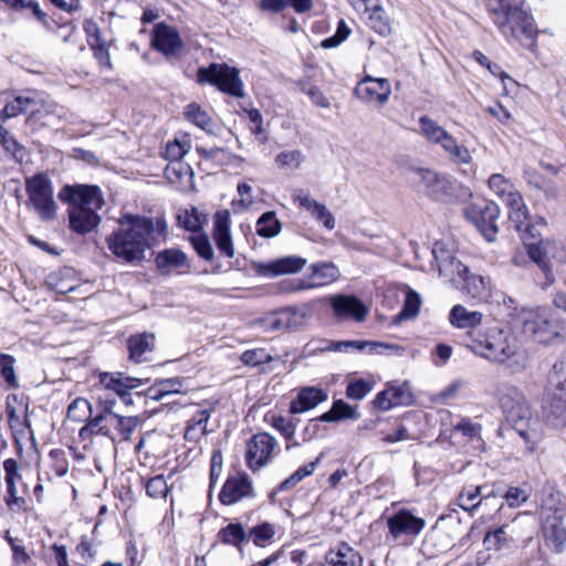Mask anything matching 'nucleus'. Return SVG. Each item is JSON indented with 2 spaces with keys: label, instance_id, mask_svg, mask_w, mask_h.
Masks as SVG:
<instances>
[{
  "label": "nucleus",
  "instance_id": "nucleus-1",
  "mask_svg": "<svg viewBox=\"0 0 566 566\" xmlns=\"http://www.w3.org/2000/svg\"><path fill=\"white\" fill-rule=\"evenodd\" d=\"M467 347L474 355L513 371L522 370L527 365V354L518 337L496 324L471 332Z\"/></svg>",
  "mask_w": 566,
  "mask_h": 566
},
{
  "label": "nucleus",
  "instance_id": "nucleus-2",
  "mask_svg": "<svg viewBox=\"0 0 566 566\" xmlns=\"http://www.w3.org/2000/svg\"><path fill=\"white\" fill-rule=\"evenodd\" d=\"M165 221L139 216H124L119 227L106 240L108 249L126 263L137 264L145 260V253L151 247L155 233L163 235Z\"/></svg>",
  "mask_w": 566,
  "mask_h": 566
},
{
  "label": "nucleus",
  "instance_id": "nucleus-3",
  "mask_svg": "<svg viewBox=\"0 0 566 566\" xmlns=\"http://www.w3.org/2000/svg\"><path fill=\"white\" fill-rule=\"evenodd\" d=\"M62 202L69 203V221L72 231L86 234L95 230L101 217L97 213L104 205L102 191L97 186H65L57 195Z\"/></svg>",
  "mask_w": 566,
  "mask_h": 566
},
{
  "label": "nucleus",
  "instance_id": "nucleus-4",
  "mask_svg": "<svg viewBox=\"0 0 566 566\" xmlns=\"http://www.w3.org/2000/svg\"><path fill=\"white\" fill-rule=\"evenodd\" d=\"M566 504L562 500L560 492L548 488L544 491L539 506L541 531L544 543L555 554H560L566 548Z\"/></svg>",
  "mask_w": 566,
  "mask_h": 566
},
{
  "label": "nucleus",
  "instance_id": "nucleus-5",
  "mask_svg": "<svg viewBox=\"0 0 566 566\" xmlns=\"http://www.w3.org/2000/svg\"><path fill=\"white\" fill-rule=\"evenodd\" d=\"M499 403L506 421L525 441H532L536 424L527 399L520 388L505 385L499 390Z\"/></svg>",
  "mask_w": 566,
  "mask_h": 566
},
{
  "label": "nucleus",
  "instance_id": "nucleus-6",
  "mask_svg": "<svg viewBox=\"0 0 566 566\" xmlns=\"http://www.w3.org/2000/svg\"><path fill=\"white\" fill-rule=\"evenodd\" d=\"M496 24L506 39H514L532 52L537 48L538 30L534 18L517 6L501 4Z\"/></svg>",
  "mask_w": 566,
  "mask_h": 566
},
{
  "label": "nucleus",
  "instance_id": "nucleus-7",
  "mask_svg": "<svg viewBox=\"0 0 566 566\" xmlns=\"http://www.w3.org/2000/svg\"><path fill=\"white\" fill-rule=\"evenodd\" d=\"M522 324L524 332L542 344H553L566 338V323L555 317L547 307L525 310Z\"/></svg>",
  "mask_w": 566,
  "mask_h": 566
},
{
  "label": "nucleus",
  "instance_id": "nucleus-8",
  "mask_svg": "<svg viewBox=\"0 0 566 566\" xmlns=\"http://www.w3.org/2000/svg\"><path fill=\"white\" fill-rule=\"evenodd\" d=\"M411 180L418 191L441 202H452L463 191L462 186L455 179L430 169L413 170Z\"/></svg>",
  "mask_w": 566,
  "mask_h": 566
},
{
  "label": "nucleus",
  "instance_id": "nucleus-9",
  "mask_svg": "<svg viewBox=\"0 0 566 566\" xmlns=\"http://www.w3.org/2000/svg\"><path fill=\"white\" fill-rule=\"evenodd\" d=\"M198 82L217 86L221 92L234 97H243V83L239 70L227 64L212 63L198 70Z\"/></svg>",
  "mask_w": 566,
  "mask_h": 566
},
{
  "label": "nucleus",
  "instance_id": "nucleus-10",
  "mask_svg": "<svg viewBox=\"0 0 566 566\" xmlns=\"http://www.w3.org/2000/svg\"><path fill=\"white\" fill-rule=\"evenodd\" d=\"M527 254L544 272L547 284L554 282L553 264H566V247L557 240H541L536 243H526Z\"/></svg>",
  "mask_w": 566,
  "mask_h": 566
},
{
  "label": "nucleus",
  "instance_id": "nucleus-11",
  "mask_svg": "<svg viewBox=\"0 0 566 566\" xmlns=\"http://www.w3.org/2000/svg\"><path fill=\"white\" fill-rule=\"evenodd\" d=\"M29 201L43 221L54 219L56 203L51 180L44 174H38L25 181Z\"/></svg>",
  "mask_w": 566,
  "mask_h": 566
},
{
  "label": "nucleus",
  "instance_id": "nucleus-12",
  "mask_svg": "<svg viewBox=\"0 0 566 566\" xmlns=\"http://www.w3.org/2000/svg\"><path fill=\"white\" fill-rule=\"evenodd\" d=\"M464 216L488 241L495 240L499 232L496 221L500 216V208L495 202L485 200L472 202L465 207Z\"/></svg>",
  "mask_w": 566,
  "mask_h": 566
},
{
  "label": "nucleus",
  "instance_id": "nucleus-13",
  "mask_svg": "<svg viewBox=\"0 0 566 566\" xmlns=\"http://www.w3.org/2000/svg\"><path fill=\"white\" fill-rule=\"evenodd\" d=\"M313 315L310 304L284 307L264 319V326L272 332L295 331L303 327Z\"/></svg>",
  "mask_w": 566,
  "mask_h": 566
},
{
  "label": "nucleus",
  "instance_id": "nucleus-14",
  "mask_svg": "<svg viewBox=\"0 0 566 566\" xmlns=\"http://www.w3.org/2000/svg\"><path fill=\"white\" fill-rule=\"evenodd\" d=\"M354 95L365 104L384 106L391 95V85L387 78L366 75L356 85Z\"/></svg>",
  "mask_w": 566,
  "mask_h": 566
},
{
  "label": "nucleus",
  "instance_id": "nucleus-15",
  "mask_svg": "<svg viewBox=\"0 0 566 566\" xmlns=\"http://www.w3.org/2000/svg\"><path fill=\"white\" fill-rule=\"evenodd\" d=\"M276 446L277 441L273 436L266 432L254 434L248 442L245 454L248 467L256 471L268 464Z\"/></svg>",
  "mask_w": 566,
  "mask_h": 566
},
{
  "label": "nucleus",
  "instance_id": "nucleus-16",
  "mask_svg": "<svg viewBox=\"0 0 566 566\" xmlns=\"http://www.w3.org/2000/svg\"><path fill=\"white\" fill-rule=\"evenodd\" d=\"M6 473L7 495L4 502L12 513H22L28 511L27 501L18 496L17 482L21 480L19 464L14 459H7L3 462Z\"/></svg>",
  "mask_w": 566,
  "mask_h": 566
},
{
  "label": "nucleus",
  "instance_id": "nucleus-17",
  "mask_svg": "<svg viewBox=\"0 0 566 566\" xmlns=\"http://www.w3.org/2000/svg\"><path fill=\"white\" fill-rule=\"evenodd\" d=\"M387 526L389 533L395 538L401 535L418 536L424 528L426 521L403 509L388 517Z\"/></svg>",
  "mask_w": 566,
  "mask_h": 566
},
{
  "label": "nucleus",
  "instance_id": "nucleus-18",
  "mask_svg": "<svg viewBox=\"0 0 566 566\" xmlns=\"http://www.w3.org/2000/svg\"><path fill=\"white\" fill-rule=\"evenodd\" d=\"M153 46L166 56H176L184 48V42L176 28L158 23L153 30Z\"/></svg>",
  "mask_w": 566,
  "mask_h": 566
},
{
  "label": "nucleus",
  "instance_id": "nucleus-19",
  "mask_svg": "<svg viewBox=\"0 0 566 566\" xmlns=\"http://www.w3.org/2000/svg\"><path fill=\"white\" fill-rule=\"evenodd\" d=\"M432 254L437 262L440 276H444L453 283L460 284L470 271L459 260L450 255L440 243L434 244Z\"/></svg>",
  "mask_w": 566,
  "mask_h": 566
},
{
  "label": "nucleus",
  "instance_id": "nucleus-20",
  "mask_svg": "<svg viewBox=\"0 0 566 566\" xmlns=\"http://www.w3.org/2000/svg\"><path fill=\"white\" fill-rule=\"evenodd\" d=\"M231 217L228 210L217 211L213 216L212 237L221 254L231 259L234 256V247L230 232Z\"/></svg>",
  "mask_w": 566,
  "mask_h": 566
},
{
  "label": "nucleus",
  "instance_id": "nucleus-21",
  "mask_svg": "<svg viewBox=\"0 0 566 566\" xmlns=\"http://www.w3.org/2000/svg\"><path fill=\"white\" fill-rule=\"evenodd\" d=\"M332 310L338 318H354L356 322L365 321L368 308L355 295L338 294L331 298Z\"/></svg>",
  "mask_w": 566,
  "mask_h": 566
},
{
  "label": "nucleus",
  "instance_id": "nucleus-22",
  "mask_svg": "<svg viewBox=\"0 0 566 566\" xmlns=\"http://www.w3.org/2000/svg\"><path fill=\"white\" fill-rule=\"evenodd\" d=\"M249 496H253V486L245 474L229 476L219 494L220 502L224 505H232Z\"/></svg>",
  "mask_w": 566,
  "mask_h": 566
},
{
  "label": "nucleus",
  "instance_id": "nucleus-23",
  "mask_svg": "<svg viewBox=\"0 0 566 566\" xmlns=\"http://www.w3.org/2000/svg\"><path fill=\"white\" fill-rule=\"evenodd\" d=\"M306 263L307 261L304 258L289 255L268 263H258L255 270L259 275L273 277L300 272Z\"/></svg>",
  "mask_w": 566,
  "mask_h": 566
},
{
  "label": "nucleus",
  "instance_id": "nucleus-24",
  "mask_svg": "<svg viewBox=\"0 0 566 566\" xmlns=\"http://www.w3.org/2000/svg\"><path fill=\"white\" fill-rule=\"evenodd\" d=\"M449 323L459 329H467V343H469V334L473 331H481L484 319V313L475 310H469L462 304L454 305L449 313Z\"/></svg>",
  "mask_w": 566,
  "mask_h": 566
},
{
  "label": "nucleus",
  "instance_id": "nucleus-25",
  "mask_svg": "<svg viewBox=\"0 0 566 566\" xmlns=\"http://www.w3.org/2000/svg\"><path fill=\"white\" fill-rule=\"evenodd\" d=\"M412 394L406 384L390 385L385 390L377 394L374 399L376 408L382 411L390 410L397 406L410 405Z\"/></svg>",
  "mask_w": 566,
  "mask_h": 566
},
{
  "label": "nucleus",
  "instance_id": "nucleus-26",
  "mask_svg": "<svg viewBox=\"0 0 566 566\" xmlns=\"http://www.w3.org/2000/svg\"><path fill=\"white\" fill-rule=\"evenodd\" d=\"M504 203L509 209L507 213H509L510 222L513 224L515 230H517L518 232H522L523 227L525 226V229H524L525 233L523 234V239L527 240L526 234H531L534 238L535 235L532 233L534 227H531L527 223L528 208H527L526 203L524 202L522 195L518 191L516 193H511L510 197L505 198Z\"/></svg>",
  "mask_w": 566,
  "mask_h": 566
},
{
  "label": "nucleus",
  "instance_id": "nucleus-27",
  "mask_svg": "<svg viewBox=\"0 0 566 566\" xmlns=\"http://www.w3.org/2000/svg\"><path fill=\"white\" fill-rule=\"evenodd\" d=\"M293 199L298 206L311 213V216L319 223H322L327 230H334L336 227V220L333 213L327 207L313 198L303 190H296L293 195Z\"/></svg>",
  "mask_w": 566,
  "mask_h": 566
},
{
  "label": "nucleus",
  "instance_id": "nucleus-28",
  "mask_svg": "<svg viewBox=\"0 0 566 566\" xmlns=\"http://www.w3.org/2000/svg\"><path fill=\"white\" fill-rule=\"evenodd\" d=\"M155 262L163 274H182L190 270L189 259L180 249L172 248L159 252Z\"/></svg>",
  "mask_w": 566,
  "mask_h": 566
},
{
  "label": "nucleus",
  "instance_id": "nucleus-29",
  "mask_svg": "<svg viewBox=\"0 0 566 566\" xmlns=\"http://www.w3.org/2000/svg\"><path fill=\"white\" fill-rule=\"evenodd\" d=\"M546 421L555 428L566 427V390L551 388L545 405Z\"/></svg>",
  "mask_w": 566,
  "mask_h": 566
},
{
  "label": "nucleus",
  "instance_id": "nucleus-30",
  "mask_svg": "<svg viewBox=\"0 0 566 566\" xmlns=\"http://www.w3.org/2000/svg\"><path fill=\"white\" fill-rule=\"evenodd\" d=\"M147 381L148 379L130 377L123 373H102L99 375V382L117 396L138 388Z\"/></svg>",
  "mask_w": 566,
  "mask_h": 566
},
{
  "label": "nucleus",
  "instance_id": "nucleus-31",
  "mask_svg": "<svg viewBox=\"0 0 566 566\" xmlns=\"http://www.w3.org/2000/svg\"><path fill=\"white\" fill-rule=\"evenodd\" d=\"M312 274L307 279L308 283H303L301 287L317 289L329 285L338 280L340 272L338 268L331 262H321L311 266Z\"/></svg>",
  "mask_w": 566,
  "mask_h": 566
},
{
  "label": "nucleus",
  "instance_id": "nucleus-32",
  "mask_svg": "<svg viewBox=\"0 0 566 566\" xmlns=\"http://www.w3.org/2000/svg\"><path fill=\"white\" fill-rule=\"evenodd\" d=\"M485 489L486 486H464L458 496L459 506L464 511H473L480 505L486 504L491 499L496 497L494 490L484 493Z\"/></svg>",
  "mask_w": 566,
  "mask_h": 566
},
{
  "label": "nucleus",
  "instance_id": "nucleus-33",
  "mask_svg": "<svg viewBox=\"0 0 566 566\" xmlns=\"http://www.w3.org/2000/svg\"><path fill=\"white\" fill-rule=\"evenodd\" d=\"M326 399L327 394L324 390L316 387H305L291 401L290 412L296 415L308 411Z\"/></svg>",
  "mask_w": 566,
  "mask_h": 566
},
{
  "label": "nucleus",
  "instance_id": "nucleus-34",
  "mask_svg": "<svg viewBox=\"0 0 566 566\" xmlns=\"http://www.w3.org/2000/svg\"><path fill=\"white\" fill-rule=\"evenodd\" d=\"M155 346V335L151 333H143L132 335L127 340L129 359L137 364L148 360Z\"/></svg>",
  "mask_w": 566,
  "mask_h": 566
},
{
  "label": "nucleus",
  "instance_id": "nucleus-35",
  "mask_svg": "<svg viewBox=\"0 0 566 566\" xmlns=\"http://www.w3.org/2000/svg\"><path fill=\"white\" fill-rule=\"evenodd\" d=\"M326 562L332 566H363L361 555L347 543H340L326 554Z\"/></svg>",
  "mask_w": 566,
  "mask_h": 566
},
{
  "label": "nucleus",
  "instance_id": "nucleus-36",
  "mask_svg": "<svg viewBox=\"0 0 566 566\" xmlns=\"http://www.w3.org/2000/svg\"><path fill=\"white\" fill-rule=\"evenodd\" d=\"M219 541L224 545L235 547L243 554V547L249 543V535L241 523H230L218 532Z\"/></svg>",
  "mask_w": 566,
  "mask_h": 566
},
{
  "label": "nucleus",
  "instance_id": "nucleus-37",
  "mask_svg": "<svg viewBox=\"0 0 566 566\" xmlns=\"http://www.w3.org/2000/svg\"><path fill=\"white\" fill-rule=\"evenodd\" d=\"M211 417L210 409H199L188 420L185 439L197 442L207 433V423Z\"/></svg>",
  "mask_w": 566,
  "mask_h": 566
},
{
  "label": "nucleus",
  "instance_id": "nucleus-38",
  "mask_svg": "<svg viewBox=\"0 0 566 566\" xmlns=\"http://www.w3.org/2000/svg\"><path fill=\"white\" fill-rule=\"evenodd\" d=\"M463 291L473 298H483L488 296L491 286V279L470 271L461 281Z\"/></svg>",
  "mask_w": 566,
  "mask_h": 566
},
{
  "label": "nucleus",
  "instance_id": "nucleus-39",
  "mask_svg": "<svg viewBox=\"0 0 566 566\" xmlns=\"http://www.w3.org/2000/svg\"><path fill=\"white\" fill-rule=\"evenodd\" d=\"M114 401H105V412H108L109 420L115 422V427L124 440H128L134 430L139 424L137 417H124L113 411Z\"/></svg>",
  "mask_w": 566,
  "mask_h": 566
},
{
  "label": "nucleus",
  "instance_id": "nucleus-40",
  "mask_svg": "<svg viewBox=\"0 0 566 566\" xmlns=\"http://www.w3.org/2000/svg\"><path fill=\"white\" fill-rule=\"evenodd\" d=\"M325 345L321 347L313 348L312 350H329V352H340V353H347L350 350H358L361 352L365 348H375L377 346H381V344L373 343L368 340H339V342H324Z\"/></svg>",
  "mask_w": 566,
  "mask_h": 566
},
{
  "label": "nucleus",
  "instance_id": "nucleus-41",
  "mask_svg": "<svg viewBox=\"0 0 566 566\" xmlns=\"http://www.w3.org/2000/svg\"><path fill=\"white\" fill-rule=\"evenodd\" d=\"M513 539L512 534L509 533V525H503L489 531L483 539V544L488 551H501L509 546Z\"/></svg>",
  "mask_w": 566,
  "mask_h": 566
},
{
  "label": "nucleus",
  "instance_id": "nucleus-42",
  "mask_svg": "<svg viewBox=\"0 0 566 566\" xmlns=\"http://www.w3.org/2000/svg\"><path fill=\"white\" fill-rule=\"evenodd\" d=\"M449 142V147L444 151L446 157L454 165H469L471 164L473 156L470 149L459 143L455 137L452 136L451 139H446Z\"/></svg>",
  "mask_w": 566,
  "mask_h": 566
},
{
  "label": "nucleus",
  "instance_id": "nucleus-43",
  "mask_svg": "<svg viewBox=\"0 0 566 566\" xmlns=\"http://www.w3.org/2000/svg\"><path fill=\"white\" fill-rule=\"evenodd\" d=\"M305 161V155L300 149H290L281 151L275 156L274 163L281 170L293 171L301 167Z\"/></svg>",
  "mask_w": 566,
  "mask_h": 566
},
{
  "label": "nucleus",
  "instance_id": "nucleus-44",
  "mask_svg": "<svg viewBox=\"0 0 566 566\" xmlns=\"http://www.w3.org/2000/svg\"><path fill=\"white\" fill-rule=\"evenodd\" d=\"M281 231V222L275 213L268 211L263 213L256 222V233L263 238H273Z\"/></svg>",
  "mask_w": 566,
  "mask_h": 566
},
{
  "label": "nucleus",
  "instance_id": "nucleus-45",
  "mask_svg": "<svg viewBox=\"0 0 566 566\" xmlns=\"http://www.w3.org/2000/svg\"><path fill=\"white\" fill-rule=\"evenodd\" d=\"M271 424L277 431L282 433V436L286 439L289 450L291 447H298L301 444L300 441L294 439L296 423L293 420L286 419L282 416H273L271 420Z\"/></svg>",
  "mask_w": 566,
  "mask_h": 566
},
{
  "label": "nucleus",
  "instance_id": "nucleus-46",
  "mask_svg": "<svg viewBox=\"0 0 566 566\" xmlns=\"http://www.w3.org/2000/svg\"><path fill=\"white\" fill-rule=\"evenodd\" d=\"M419 128L421 135L431 144H436L439 139L441 140V137L448 132L427 115L419 118Z\"/></svg>",
  "mask_w": 566,
  "mask_h": 566
},
{
  "label": "nucleus",
  "instance_id": "nucleus-47",
  "mask_svg": "<svg viewBox=\"0 0 566 566\" xmlns=\"http://www.w3.org/2000/svg\"><path fill=\"white\" fill-rule=\"evenodd\" d=\"M15 358L8 354L0 353V375L3 380L11 389H17L20 387L18 376L15 374L14 365Z\"/></svg>",
  "mask_w": 566,
  "mask_h": 566
},
{
  "label": "nucleus",
  "instance_id": "nucleus-48",
  "mask_svg": "<svg viewBox=\"0 0 566 566\" xmlns=\"http://www.w3.org/2000/svg\"><path fill=\"white\" fill-rule=\"evenodd\" d=\"M191 148V140L188 136H181L180 138H175L172 142H169L165 149V158L170 161H178Z\"/></svg>",
  "mask_w": 566,
  "mask_h": 566
},
{
  "label": "nucleus",
  "instance_id": "nucleus-49",
  "mask_svg": "<svg viewBox=\"0 0 566 566\" xmlns=\"http://www.w3.org/2000/svg\"><path fill=\"white\" fill-rule=\"evenodd\" d=\"M206 214L201 213L197 208L190 211L186 210L178 216V223L188 231H199L206 222Z\"/></svg>",
  "mask_w": 566,
  "mask_h": 566
},
{
  "label": "nucleus",
  "instance_id": "nucleus-50",
  "mask_svg": "<svg viewBox=\"0 0 566 566\" xmlns=\"http://www.w3.org/2000/svg\"><path fill=\"white\" fill-rule=\"evenodd\" d=\"M421 301L418 293L409 291L406 294L402 310L395 317V322L399 323L403 319H410L418 315Z\"/></svg>",
  "mask_w": 566,
  "mask_h": 566
},
{
  "label": "nucleus",
  "instance_id": "nucleus-51",
  "mask_svg": "<svg viewBox=\"0 0 566 566\" xmlns=\"http://www.w3.org/2000/svg\"><path fill=\"white\" fill-rule=\"evenodd\" d=\"M186 118L193 123L196 126L200 127L206 132H210L211 128V118L210 116L200 107V105L193 103L189 104L185 109Z\"/></svg>",
  "mask_w": 566,
  "mask_h": 566
},
{
  "label": "nucleus",
  "instance_id": "nucleus-52",
  "mask_svg": "<svg viewBox=\"0 0 566 566\" xmlns=\"http://www.w3.org/2000/svg\"><path fill=\"white\" fill-rule=\"evenodd\" d=\"M489 187L496 196L503 198L504 201L511 193L517 192L514 185L501 174H493L489 178Z\"/></svg>",
  "mask_w": 566,
  "mask_h": 566
},
{
  "label": "nucleus",
  "instance_id": "nucleus-53",
  "mask_svg": "<svg viewBox=\"0 0 566 566\" xmlns=\"http://www.w3.org/2000/svg\"><path fill=\"white\" fill-rule=\"evenodd\" d=\"M548 381L551 388L566 390V353L553 365Z\"/></svg>",
  "mask_w": 566,
  "mask_h": 566
},
{
  "label": "nucleus",
  "instance_id": "nucleus-54",
  "mask_svg": "<svg viewBox=\"0 0 566 566\" xmlns=\"http://www.w3.org/2000/svg\"><path fill=\"white\" fill-rule=\"evenodd\" d=\"M249 541L252 539V542L260 547L265 546L268 542H270L274 535V526L268 522H264L260 525H256L248 532Z\"/></svg>",
  "mask_w": 566,
  "mask_h": 566
},
{
  "label": "nucleus",
  "instance_id": "nucleus-55",
  "mask_svg": "<svg viewBox=\"0 0 566 566\" xmlns=\"http://www.w3.org/2000/svg\"><path fill=\"white\" fill-rule=\"evenodd\" d=\"M90 416H92V406L84 398H75L67 407V417L73 421H84Z\"/></svg>",
  "mask_w": 566,
  "mask_h": 566
},
{
  "label": "nucleus",
  "instance_id": "nucleus-56",
  "mask_svg": "<svg viewBox=\"0 0 566 566\" xmlns=\"http://www.w3.org/2000/svg\"><path fill=\"white\" fill-rule=\"evenodd\" d=\"M368 22L371 29L382 36H387L391 33V25L388 17L384 9L376 7L369 14Z\"/></svg>",
  "mask_w": 566,
  "mask_h": 566
},
{
  "label": "nucleus",
  "instance_id": "nucleus-57",
  "mask_svg": "<svg viewBox=\"0 0 566 566\" xmlns=\"http://www.w3.org/2000/svg\"><path fill=\"white\" fill-rule=\"evenodd\" d=\"M145 488L147 495L153 499H166L169 493L167 480L163 474L149 479Z\"/></svg>",
  "mask_w": 566,
  "mask_h": 566
},
{
  "label": "nucleus",
  "instance_id": "nucleus-58",
  "mask_svg": "<svg viewBox=\"0 0 566 566\" xmlns=\"http://www.w3.org/2000/svg\"><path fill=\"white\" fill-rule=\"evenodd\" d=\"M191 245L196 250L197 254L206 261L213 260V249L210 243L208 235L206 234H192L189 238Z\"/></svg>",
  "mask_w": 566,
  "mask_h": 566
},
{
  "label": "nucleus",
  "instance_id": "nucleus-59",
  "mask_svg": "<svg viewBox=\"0 0 566 566\" xmlns=\"http://www.w3.org/2000/svg\"><path fill=\"white\" fill-rule=\"evenodd\" d=\"M273 360L264 348H255L243 352L241 355V361L247 366L256 367L259 365L271 363Z\"/></svg>",
  "mask_w": 566,
  "mask_h": 566
},
{
  "label": "nucleus",
  "instance_id": "nucleus-60",
  "mask_svg": "<svg viewBox=\"0 0 566 566\" xmlns=\"http://www.w3.org/2000/svg\"><path fill=\"white\" fill-rule=\"evenodd\" d=\"M0 144L17 161H21L23 159L24 147L8 130L0 137Z\"/></svg>",
  "mask_w": 566,
  "mask_h": 566
},
{
  "label": "nucleus",
  "instance_id": "nucleus-61",
  "mask_svg": "<svg viewBox=\"0 0 566 566\" xmlns=\"http://www.w3.org/2000/svg\"><path fill=\"white\" fill-rule=\"evenodd\" d=\"M350 34V29L344 20H340L337 25L336 33L322 41L321 45L324 49H333L342 44Z\"/></svg>",
  "mask_w": 566,
  "mask_h": 566
},
{
  "label": "nucleus",
  "instance_id": "nucleus-62",
  "mask_svg": "<svg viewBox=\"0 0 566 566\" xmlns=\"http://www.w3.org/2000/svg\"><path fill=\"white\" fill-rule=\"evenodd\" d=\"M107 420H109V415H108V412H105V401H104L102 411L98 415H96L95 417H93L92 419H90L87 421V424L90 426V428H92L94 430L95 434L109 437L111 428L105 423V421H107Z\"/></svg>",
  "mask_w": 566,
  "mask_h": 566
},
{
  "label": "nucleus",
  "instance_id": "nucleus-63",
  "mask_svg": "<svg viewBox=\"0 0 566 566\" xmlns=\"http://www.w3.org/2000/svg\"><path fill=\"white\" fill-rule=\"evenodd\" d=\"M371 389H373L371 382L364 380V379H358V380L352 381L347 386L346 395L348 398H350L353 400H360L364 397H366V395L368 392H370Z\"/></svg>",
  "mask_w": 566,
  "mask_h": 566
},
{
  "label": "nucleus",
  "instance_id": "nucleus-64",
  "mask_svg": "<svg viewBox=\"0 0 566 566\" xmlns=\"http://www.w3.org/2000/svg\"><path fill=\"white\" fill-rule=\"evenodd\" d=\"M251 192H252V187L250 185L239 184L238 185V193L240 196V199H234L232 201L233 208L235 210L248 209L253 203Z\"/></svg>",
  "mask_w": 566,
  "mask_h": 566
}]
</instances>
